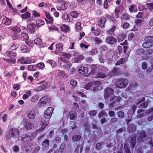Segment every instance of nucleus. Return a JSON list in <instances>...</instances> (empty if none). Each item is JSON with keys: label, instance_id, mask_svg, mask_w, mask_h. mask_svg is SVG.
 <instances>
[{"label": "nucleus", "instance_id": "nucleus-47", "mask_svg": "<svg viewBox=\"0 0 153 153\" xmlns=\"http://www.w3.org/2000/svg\"><path fill=\"white\" fill-rule=\"evenodd\" d=\"M81 23L80 22H77L75 25L76 28L77 30H80L81 29Z\"/></svg>", "mask_w": 153, "mask_h": 153}, {"label": "nucleus", "instance_id": "nucleus-49", "mask_svg": "<svg viewBox=\"0 0 153 153\" xmlns=\"http://www.w3.org/2000/svg\"><path fill=\"white\" fill-rule=\"evenodd\" d=\"M80 136L79 135H74L72 137V140L74 141H77L80 139Z\"/></svg>", "mask_w": 153, "mask_h": 153}, {"label": "nucleus", "instance_id": "nucleus-16", "mask_svg": "<svg viewBox=\"0 0 153 153\" xmlns=\"http://www.w3.org/2000/svg\"><path fill=\"white\" fill-rule=\"evenodd\" d=\"M11 30L15 33H19L21 31V28L19 26H15L12 27Z\"/></svg>", "mask_w": 153, "mask_h": 153}, {"label": "nucleus", "instance_id": "nucleus-55", "mask_svg": "<svg viewBox=\"0 0 153 153\" xmlns=\"http://www.w3.org/2000/svg\"><path fill=\"white\" fill-rule=\"evenodd\" d=\"M70 115V118L71 120H74L76 117L75 115L71 112H70L69 113Z\"/></svg>", "mask_w": 153, "mask_h": 153}, {"label": "nucleus", "instance_id": "nucleus-20", "mask_svg": "<svg viewBox=\"0 0 153 153\" xmlns=\"http://www.w3.org/2000/svg\"><path fill=\"white\" fill-rule=\"evenodd\" d=\"M153 52V50L151 49H148L145 52L144 59H147L148 57V56L151 55Z\"/></svg>", "mask_w": 153, "mask_h": 153}, {"label": "nucleus", "instance_id": "nucleus-46", "mask_svg": "<svg viewBox=\"0 0 153 153\" xmlns=\"http://www.w3.org/2000/svg\"><path fill=\"white\" fill-rule=\"evenodd\" d=\"M106 114V113L105 111H102L99 113L98 116L99 118H101Z\"/></svg>", "mask_w": 153, "mask_h": 153}, {"label": "nucleus", "instance_id": "nucleus-42", "mask_svg": "<svg viewBox=\"0 0 153 153\" xmlns=\"http://www.w3.org/2000/svg\"><path fill=\"white\" fill-rule=\"evenodd\" d=\"M39 100V97L37 95L33 96L32 98L31 101L33 102H35Z\"/></svg>", "mask_w": 153, "mask_h": 153}, {"label": "nucleus", "instance_id": "nucleus-19", "mask_svg": "<svg viewBox=\"0 0 153 153\" xmlns=\"http://www.w3.org/2000/svg\"><path fill=\"white\" fill-rule=\"evenodd\" d=\"M61 29L62 31L67 32L70 30L68 26L66 25L63 24L60 26Z\"/></svg>", "mask_w": 153, "mask_h": 153}, {"label": "nucleus", "instance_id": "nucleus-40", "mask_svg": "<svg viewBox=\"0 0 153 153\" xmlns=\"http://www.w3.org/2000/svg\"><path fill=\"white\" fill-rule=\"evenodd\" d=\"M125 59L123 58H121L118 60L116 64L117 65H119L121 64H124L125 63Z\"/></svg>", "mask_w": 153, "mask_h": 153}, {"label": "nucleus", "instance_id": "nucleus-9", "mask_svg": "<svg viewBox=\"0 0 153 153\" xmlns=\"http://www.w3.org/2000/svg\"><path fill=\"white\" fill-rule=\"evenodd\" d=\"M67 7V6L65 4V2L63 1H61L58 3L57 9L58 10H64Z\"/></svg>", "mask_w": 153, "mask_h": 153}, {"label": "nucleus", "instance_id": "nucleus-57", "mask_svg": "<svg viewBox=\"0 0 153 153\" xmlns=\"http://www.w3.org/2000/svg\"><path fill=\"white\" fill-rule=\"evenodd\" d=\"M71 63H68L63 65V67L66 69H68L71 66Z\"/></svg>", "mask_w": 153, "mask_h": 153}, {"label": "nucleus", "instance_id": "nucleus-3", "mask_svg": "<svg viewBox=\"0 0 153 153\" xmlns=\"http://www.w3.org/2000/svg\"><path fill=\"white\" fill-rule=\"evenodd\" d=\"M128 83L127 79H121L117 81L116 83V86L118 88H123L127 86Z\"/></svg>", "mask_w": 153, "mask_h": 153}, {"label": "nucleus", "instance_id": "nucleus-4", "mask_svg": "<svg viewBox=\"0 0 153 153\" xmlns=\"http://www.w3.org/2000/svg\"><path fill=\"white\" fill-rule=\"evenodd\" d=\"M53 109L52 107L48 108L45 111V117L47 119L50 118L52 115V113Z\"/></svg>", "mask_w": 153, "mask_h": 153}, {"label": "nucleus", "instance_id": "nucleus-6", "mask_svg": "<svg viewBox=\"0 0 153 153\" xmlns=\"http://www.w3.org/2000/svg\"><path fill=\"white\" fill-rule=\"evenodd\" d=\"M62 18L64 19L65 22H72L73 19L71 16L70 15L66 13H65L62 16Z\"/></svg>", "mask_w": 153, "mask_h": 153}, {"label": "nucleus", "instance_id": "nucleus-26", "mask_svg": "<svg viewBox=\"0 0 153 153\" xmlns=\"http://www.w3.org/2000/svg\"><path fill=\"white\" fill-rule=\"evenodd\" d=\"M57 76L59 78H63L67 77L64 71H60L58 72Z\"/></svg>", "mask_w": 153, "mask_h": 153}, {"label": "nucleus", "instance_id": "nucleus-53", "mask_svg": "<svg viewBox=\"0 0 153 153\" xmlns=\"http://www.w3.org/2000/svg\"><path fill=\"white\" fill-rule=\"evenodd\" d=\"M88 114L91 116H94L96 115L97 112L96 111L94 110L90 111L88 113Z\"/></svg>", "mask_w": 153, "mask_h": 153}, {"label": "nucleus", "instance_id": "nucleus-27", "mask_svg": "<svg viewBox=\"0 0 153 153\" xmlns=\"http://www.w3.org/2000/svg\"><path fill=\"white\" fill-rule=\"evenodd\" d=\"M83 59H84V57L82 55H80L79 56L74 58V62L75 63L79 62L81 60Z\"/></svg>", "mask_w": 153, "mask_h": 153}, {"label": "nucleus", "instance_id": "nucleus-15", "mask_svg": "<svg viewBox=\"0 0 153 153\" xmlns=\"http://www.w3.org/2000/svg\"><path fill=\"white\" fill-rule=\"evenodd\" d=\"M78 71L79 73L83 74L88 72V69L86 67H81L79 68Z\"/></svg>", "mask_w": 153, "mask_h": 153}, {"label": "nucleus", "instance_id": "nucleus-31", "mask_svg": "<svg viewBox=\"0 0 153 153\" xmlns=\"http://www.w3.org/2000/svg\"><path fill=\"white\" fill-rule=\"evenodd\" d=\"M63 44L62 43H59L56 45V51H61L63 49Z\"/></svg>", "mask_w": 153, "mask_h": 153}, {"label": "nucleus", "instance_id": "nucleus-14", "mask_svg": "<svg viewBox=\"0 0 153 153\" xmlns=\"http://www.w3.org/2000/svg\"><path fill=\"white\" fill-rule=\"evenodd\" d=\"M48 85V84L47 82L44 83L38 87L36 89V90L37 91H40L43 90L45 89Z\"/></svg>", "mask_w": 153, "mask_h": 153}, {"label": "nucleus", "instance_id": "nucleus-50", "mask_svg": "<svg viewBox=\"0 0 153 153\" xmlns=\"http://www.w3.org/2000/svg\"><path fill=\"white\" fill-rule=\"evenodd\" d=\"M142 21L140 19H136L135 21V23L137 25H140L141 24Z\"/></svg>", "mask_w": 153, "mask_h": 153}, {"label": "nucleus", "instance_id": "nucleus-22", "mask_svg": "<svg viewBox=\"0 0 153 153\" xmlns=\"http://www.w3.org/2000/svg\"><path fill=\"white\" fill-rule=\"evenodd\" d=\"M40 128L39 130H42L44 129L47 126V124L45 123V122L44 120L42 119L40 123Z\"/></svg>", "mask_w": 153, "mask_h": 153}, {"label": "nucleus", "instance_id": "nucleus-17", "mask_svg": "<svg viewBox=\"0 0 153 153\" xmlns=\"http://www.w3.org/2000/svg\"><path fill=\"white\" fill-rule=\"evenodd\" d=\"M11 21L7 18L6 16H3V19L2 20V22L4 24H5L7 25H9L10 24Z\"/></svg>", "mask_w": 153, "mask_h": 153}, {"label": "nucleus", "instance_id": "nucleus-7", "mask_svg": "<svg viewBox=\"0 0 153 153\" xmlns=\"http://www.w3.org/2000/svg\"><path fill=\"white\" fill-rule=\"evenodd\" d=\"M35 25L33 23L30 24L27 26V29L28 32L30 33H33L35 32Z\"/></svg>", "mask_w": 153, "mask_h": 153}, {"label": "nucleus", "instance_id": "nucleus-41", "mask_svg": "<svg viewBox=\"0 0 153 153\" xmlns=\"http://www.w3.org/2000/svg\"><path fill=\"white\" fill-rule=\"evenodd\" d=\"M148 105V103L147 102H145L140 104L139 106L140 108H146Z\"/></svg>", "mask_w": 153, "mask_h": 153}, {"label": "nucleus", "instance_id": "nucleus-64", "mask_svg": "<svg viewBox=\"0 0 153 153\" xmlns=\"http://www.w3.org/2000/svg\"><path fill=\"white\" fill-rule=\"evenodd\" d=\"M19 148L18 146H15L13 147V150L15 152H18L19 150Z\"/></svg>", "mask_w": 153, "mask_h": 153}, {"label": "nucleus", "instance_id": "nucleus-34", "mask_svg": "<svg viewBox=\"0 0 153 153\" xmlns=\"http://www.w3.org/2000/svg\"><path fill=\"white\" fill-rule=\"evenodd\" d=\"M34 43L36 44L39 45L40 47H42L41 45L42 40L41 39H35L34 40Z\"/></svg>", "mask_w": 153, "mask_h": 153}, {"label": "nucleus", "instance_id": "nucleus-1", "mask_svg": "<svg viewBox=\"0 0 153 153\" xmlns=\"http://www.w3.org/2000/svg\"><path fill=\"white\" fill-rule=\"evenodd\" d=\"M114 90L111 88H107L105 89L104 92V97L105 99L107 98H110L111 101L114 100L116 97L118 101L121 99V98L120 97H116L113 95Z\"/></svg>", "mask_w": 153, "mask_h": 153}, {"label": "nucleus", "instance_id": "nucleus-43", "mask_svg": "<svg viewBox=\"0 0 153 153\" xmlns=\"http://www.w3.org/2000/svg\"><path fill=\"white\" fill-rule=\"evenodd\" d=\"M21 38H28L29 36L27 33H21Z\"/></svg>", "mask_w": 153, "mask_h": 153}, {"label": "nucleus", "instance_id": "nucleus-29", "mask_svg": "<svg viewBox=\"0 0 153 153\" xmlns=\"http://www.w3.org/2000/svg\"><path fill=\"white\" fill-rule=\"evenodd\" d=\"M121 19L122 20H128L130 19V17L127 13H125L122 14Z\"/></svg>", "mask_w": 153, "mask_h": 153}, {"label": "nucleus", "instance_id": "nucleus-44", "mask_svg": "<svg viewBox=\"0 0 153 153\" xmlns=\"http://www.w3.org/2000/svg\"><path fill=\"white\" fill-rule=\"evenodd\" d=\"M148 66L147 63L146 62H144L142 63L141 68L143 70L146 69Z\"/></svg>", "mask_w": 153, "mask_h": 153}, {"label": "nucleus", "instance_id": "nucleus-48", "mask_svg": "<svg viewBox=\"0 0 153 153\" xmlns=\"http://www.w3.org/2000/svg\"><path fill=\"white\" fill-rule=\"evenodd\" d=\"M36 68V66H35L33 65H30L28 66L27 68L29 70L34 71H35L36 69L35 68Z\"/></svg>", "mask_w": 153, "mask_h": 153}, {"label": "nucleus", "instance_id": "nucleus-56", "mask_svg": "<svg viewBox=\"0 0 153 153\" xmlns=\"http://www.w3.org/2000/svg\"><path fill=\"white\" fill-rule=\"evenodd\" d=\"M118 37L121 38H125L126 37V35L124 33H122L118 35Z\"/></svg>", "mask_w": 153, "mask_h": 153}, {"label": "nucleus", "instance_id": "nucleus-60", "mask_svg": "<svg viewBox=\"0 0 153 153\" xmlns=\"http://www.w3.org/2000/svg\"><path fill=\"white\" fill-rule=\"evenodd\" d=\"M92 83L90 82L86 85L84 87V88L87 89H88L90 87L92 86Z\"/></svg>", "mask_w": 153, "mask_h": 153}, {"label": "nucleus", "instance_id": "nucleus-25", "mask_svg": "<svg viewBox=\"0 0 153 153\" xmlns=\"http://www.w3.org/2000/svg\"><path fill=\"white\" fill-rule=\"evenodd\" d=\"M34 126V124L30 122L26 123L25 125V128L28 129H30Z\"/></svg>", "mask_w": 153, "mask_h": 153}, {"label": "nucleus", "instance_id": "nucleus-13", "mask_svg": "<svg viewBox=\"0 0 153 153\" xmlns=\"http://www.w3.org/2000/svg\"><path fill=\"white\" fill-rule=\"evenodd\" d=\"M106 22V19L105 18H102L98 21L97 24L100 27L103 28L105 27V24Z\"/></svg>", "mask_w": 153, "mask_h": 153}, {"label": "nucleus", "instance_id": "nucleus-32", "mask_svg": "<svg viewBox=\"0 0 153 153\" xmlns=\"http://www.w3.org/2000/svg\"><path fill=\"white\" fill-rule=\"evenodd\" d=\"M136 6L134 5L131 6L129 8V10L130 12H136L137 11V9L136 8Z\"/></svg>", "mask_w": 153, "mask_h": 153}, {"label": "nucleus", "instance_id": "nucleus-37", "mask_svg": "<svg viewBox=\"0 0 153 153\" xmlns=\"http://www.w3.org/2000/svg\"><path fill=\"white\" fill-rule=\"evenodd\" d=\"M106 41L108 43L111 44L115 42L116 40V39H106Z\"/></svg>", "mask_w": 153, "mask_h": 153}, {"label": "nucleus", "instance_id": "nucleus-39", "mask_svg": "<svg viewBox=\"0 0 153 153\" xmlns=\"http://www.w3.org/2000/svg\"><path fill=\"white\" fill-rule=\"evenodd\" d=\"M61 53V55L63 56L64 58L66 59H68L70 58L71 56V54L69 53Z\"/></svg>", "mask_w": 153, "mask_h": 153}, {"label": "nucleus", "instance_id": "nucleus-63", "mask_svg": "<svg viewBox=\"0 0 153 153\" xmlns=\"http://www.w3.org/2000/svg\"><path fill=\"white\" fill-rule=\"evenodd\" d=\"M25 41L26 43L29 46H30V45L32 43V41H31L30 39H25Z\"/></svg>", "mask_w": 153, "mask_h": 153}, {"label": "nucleus", "instance_id": "nucleus-59", "mask_svg": "<svg viewBox=\"0 0 153 153\" xmlns=\"http://www.w3.org/2000/svg\"><path fill=\"white\" fill-rule=\"evenodd\" d=\"M106 17L110 21H111L112 22H113L114 21V19L112 16L107 15L106 16Z\"/></svg>", "mask_w": 153, "mask_h": 153}, {"label": "nucleus", "instance_id": "nucleus-38", "mask_svg": "<svg viewBox=\"0 0 153 153\" xmlns=\"http://www.w3.org/2000/svg\"><path fill=\"white\" fill-rule=\"evenodd\" d=\"M136 137L134 136L132 137L131 140V143L133 147H135L136 143Z\"/></svg>", "mask_w": 153, "mask_h": 153}, {"label": "nucleus", "instance_id": "nucleus-36", "mask_svg": "<svg viewBox=\"0 0 153 153\" xmlns=\"http://www.w3.org/2000/svg\"><path fill=\"white\" fill-rule=\"evenodd\" d=\"M144 53V51L143 49L137 50L136 51V53L138 55H141Z\"/></svg>", "mask_w": 153, "mask_h": 153}, {"label": "nucleus", "instance_id": "nucleus-21", "mask_svg": "<svg viewBox=\"0 0 153 153\" xmlns=\"http://www.w3.org/2000/svg\"><path fill=\"white\" fill-rule=\"evenodd\" d=\"M118 48L119 53H121L123 51L124 53H125L126 52V50L127 48V47L126 46H124L123 47L119 46L118 47Z\"/></svg>", "mask_w": 153, "mask_h": 153}, {"label": "nucleus", "instance_id": "nucleus-28", "mask_svg": "<svg viewBox=\"0 0 153 153\" xmlns=\"http://www.w3.org/2000/svg\"><path fill=\"white\" fill-rule=\"evenodd\" d=\"M140 136L138 137H137V141L139 142H140L142 141V138L146 137V135L145 132L143 131L142 132L140 133Z\"/></svg>", "mask_w": 153, "mask_h": 153}, {"label": "nucleus", "instance_id": "nucleus-12", "mask_svg": "<svg viewBox=\"0 0 153 153\" xmlns=\"http://www.w3.org/2000/svg\"><path fill=\"white\" fill-rule=\"evenodd\" d=\"M50 101V99L47 97H45L42 98L39 100V102L41 105H44L48 103Z\"/></svg>", "mask_w": 153, "mask_h": 153}, {"label": "nucleus", "instance_id": "nucleus-10", "mask_svg": "<svg viewBox=\"0 0 153 153\" xmlns=\"http://www.w3.org/2000/svg\"><path fill=\"white\" fill-rule=\"evenodd\" d=\"M45 14L47 19H45L47 24H52L53 23V18L51 16L50 14L48 12H45Z\"/></svg>", "mask_w": 153, "mask_h": 153}, {"label": "nucleus", "instance_id": "nucleus-33", "mask_svg": "<svg viewBox=\"0 0 153 153\" xmlns=\"http://www.w3.org/2000/svg\"><path fill=\"white\" fill-rule=\"evenodd\" d=\"M30 13L28 12L25 13L24 14H22L21 15V17L23 19H28L30 18Z\"/></svg>", "mask_w": 153, "mask_h": 153}, {"label": "nucleus", "instance_id": "nucleus-52", "mask_svg": "<svg viewBox=\"0 0 153 153\" xmlns=\"http://www.w3.org/2000/svg\"><path fill=\"white\" fill-rule=\"evenodd\" d=\"M70 84L73 87V88H75V87L76 86L77 84V82L76 81H74L73 80H72L70 81Z\"/></svg>", "mask_w": 153, "mask_h": 153}, {"label": "nucleus", "instance_id": "nucleus-2", "mask_svg": "<svg viewBox=\"0 0 153 153\" xmlns=\"http://www.w3.org/2000/svg\"><path fill=\"white\" fill-rule=\"evenodd\" d=\"M19 134V130L15 128H11L6 133L5 137L7 140H10L12 137H16Z\"/></svg>", "mask_w": 153, "mask_h": 153}, {"label": "nucleus", "instance_id": "nucleus-23", "mask_svg": "<svg viewBox=\"0 0 153 153\" xmlns=\"http://www.w3.org/2000/svg\"><path fill=\"white\" fill-rule=\"evenodd\" d=\"M36 116V114L33 111L30 112L27 114V117L28 118L33 119Z\"/></svg>", "mask_w": 153, "mask_h": 153}, {"label": "nucleus", "instance_id": "nucleus-58", "mask_svg": "<svg viewBox=\"0 0 153 153\" xmlns=\"http://www.w3.org/2000/svg\"><path fill=\"white\" fill-rule=\"evenodd\" d=\"M42 145L45 147L48 146L49 145V141L46 140L44 141L42 143Z\"/></svg>", "mask_w": 153, "mask_h": 153}, {"label": "nucleus", "instance_id": "nucleus-8", "mask_svg": "<svg viewBox=\"0 0 153 153\" xmlns=\"http://www.w3.org/2000/svg\"><path fill=\"white\" fill-rule=\"evenodd\" d=\"M116 28V27L115 26H113L111 29L107 32V33L109 34V35L108 37H107V38H115L114 37L112 36L114 35V32Z\"/></svg>", "mask_w": 153, "mask_h": 153}, {"label": "nucleus", "instance_id": "nucleus-54", "mask_svg": "<svg viewBox=\"0 0 153 153\" xmlns=\"http://www.w3.org/2000/svg\"><path fill=\"white\" fill-rule=\"evenodd\" d=\"M44 66V64L42 62H41L37 64L36 67L40 69L43 68Z\"/></svg>", "mask_w": 153, "mask_h": 153}, {"label": "nucleus", "instance_id": "nucleus-35", "mask_svg": "<svg viewBox=\"0 0 153 153\" xmlns=\"http://www.w3.org/2000/svg\"><path fill=\"white\" fill-rule=\"evenodd\" d=\"M71 16L74 18H76L78 16V13L76 11H72L70 13Z\"/></svg>", "mask_w": 153, "mask_h": 153}, {"label": "nucleus", "instance_id": "nucleus-5", "mask_svg": "<svg viewBox=\"0 0 153 153\" xmlns=\"http://www.w3.org/2000/svg\"><path fill=\"white\" fill-rule=\"evenodd\" d=\"M146 42L143 44V47L146 48L151 47L153 45V39H145Z\"/></svg>", "mask_w": 153, "mask_h": 153}, {"label": "nucleus", "instance_id": "nucleus-11", "mask_svg": "<svg viewBox=\"0 0 153 153\" xmlns=\"http://www.w3.org/2000/svg\"><path fill=\"white\" fill-rule=\"evenodd\" d=\"M19 61L22 63L28 64H30L31 63V59L29 57H27L26 58H24L22 57L20 59H19Z\"/></svg>", "mask_w": 153, "mask_h": 153}, {"label": "nucleus", "instance_id": "nucleus-61", "mask_svg": "<svg viewBox=\"0 0 153 153\" xmlns=\"http://www.w3.org/2000/svg\"><path fill=\"white\" fill-rule=\"evenodd\" d=\"M32 14L35 17L40 16V14L36 11H33Z\"/></svg>", "mask_w": 153, "mask_h": 153}, {"label": "nucleus", "instance_id": "nucleus-30", "mask_svg": "<svg viewBox=\"0 0 153 153\" xmlns=\"http://www.w3.org/2000/svg\"><path fill=\"white\" fill-rule=\"evenodd\" d=\"M36 27H40L41 26L44 24V22L43 20L39 19L36 22Z\"/></svg>", "mask_w": 153, "mask_h": 153}, {"label": "nucleus", "instance_id": "nucleus-24", "mask_svg": "<svg viewBox=\"0 0 153 153\" xmlns=\"http://www.w3.org/2000/svg\"><path fill=\"white\" fill-rule=\"evenodd\" d=\"M96 76H95V78H104L106 77V75L104 73L102 72H98L96 74Z\"/></svg>", "mask_w": 153, "mask_h": 153}, {"label": "nucleus", "instance_id": "nucleus-18", "mask_svg": "<svg viewBox=\"0 0 153 153\" xmlns=\"http://www.w3.org/2000/svg\"><path fill=\"white\" fill-rule=\"evenodd\" d=\"M117 70L115 68H114L110 72L107 74L108 78H110L112 76L116 75L117 74Z\"/></svg>", "mask_w": 153, "mask_h": 153}, {"label": "nucleus", "instance_id": "nucleus-45", "mask_svg": "<svg viewBox=\"0 0 153 153\" xmlns=\"http://www.w3.org/2000/svg\"><path fill=\"white\" fill-rule=\"evenodd\" d=\"M117 115L118 117L120 118H123L125 116L124 113L122 111H120L118 112Z\"/></svg>", "mask_w": 153, "mask_h": 153}, {"label": "nucleus", "instance_id": "nucleus-51", "mask_svg": "<svg viewBox=\"0 0 153 153\" xmlns=\"http://www.w3.org/2000/svg\"><path fill=\"white\" fill-rule=\"evenodd\" d=\"M146 5L149 10L153 9V3H147Z\"/></svg>", "mask_w": 153, "mask_h": 153}, {"label": "nucleus", "instance_id": "nucleus-62", "mask_svg": "<svg viewBox=\"0 0 153 153\" xmlns=\"http://www.w3.org/2000/svg\"><path fill=\"white\" fill-rule=\"evenodd\" d=\"M129 24L127 22L124 23L123 25V27L125 29H126V28H128L129 27Z\"/></svg>", "mask_w": 153, "mask_h": 153}]
</instances>
